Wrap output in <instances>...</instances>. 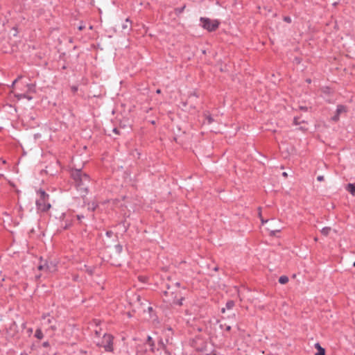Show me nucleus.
<instances>
[{
  "label": "nucleus",
  "mask_w": 355,
  "mask_h": 355,
  "mask_svg": "<svg viewBox=\"0 0 355 355\" xmlns=\"http://www.w3.org/2000/svg\"><path fill=\"white\" fill-rule=\"evenodd\" d=\"M77 218L78 220H80L82 218H84L83 215H77Z\"/></svg>",
  "instance_id": "obj_33"
},
{
  "label": "nucleus",
  "mask_w": 355,
  "mask_h": 355,
  "mask_svg": "<svg viewBox=\"0 0 355 355\" xmlns=\"http://www.w3.org/2000/svg\"><path fill=\"white\" fill-rule=\"evenodd\" d=\"M324 176H323V175H319V176H318V178H317V180H318V181H320V182L323 181V180H324Z\"/></svg>",
  "instance_id": "obj_27"
},
{
  "label": "nucleus",
  "mask_w": 355,
  "mask_h": 355,
  "mask_svg": "<svg viewBox=\"0 0 355 355\" xmlns=\"http://www.w3.org/2000/svg\"><path fill=\"white\" fill-rule=\"evenodd\" d=\"M280 232V230H271L270 235L274 236V235H275V233H276V232Z\"/></svg>",
  "instance_id": "obj_26"
},
{
  "label": "nucleus",
  "mask_w": 355,
  "mask_h": 355,
  "mask_svg": "<svg viewBox=\"0 0 355 355\" xmlns=\"http://www.w3.org/2000/svg\"><path fill=\"white\" fill-rule=\"evenodd\" d=\"M94 323H95V324L97 326L98 324V322L99 321H98L97 320H94Z\"/></svg>",
  "instance_id": "obj_39"
},
{
  "label": "nucleus",
  "mask_w": 355,
  "mask_h": 355,
  "mask_svg": "<svg viewBox=\"0 0 355 355\" xmlns=\"http://www.w3.org/2000/svg\"><path fill=\"white\" fill-rule=\"evenodd\" d=\"M85 28V26L80 25L78 26V30L82 31Z\"/></svg>",
  "instance_id": "obj_35"
},
{
  "label": "nucleus",
  "mask_w": 355,
  "mask_h": 355,
  "mask_svg": "<svg viewBox=\"0 0 355 355\" xmlns=\"http://www.w3.org/2000/svg\"><path fill=\"white\" fill-rule=\"evenodd\" d=\"M339 119V114L336 113V114L332 117V120L334 121H337Z\"/></svg>",
  "instance_id": "obj_24"
},
{
  "label": "nucleus",
  "mask_w": 355,
  "mask_h": 355,
  "mask_svg": "<svg viewBox=\"0 0 355 355\" xmlns=\"http://www.w3.org/2000/svg\"><path fill=\"white\" fill-rule=\"evenodd\" d=\"M114 337L111 334H105L101 343H97L99 347H103L106 352H112Z\"/></svg>",
  "instance_id": "obj_4"
},
{
  "label": "nucleus",
  "mask_w": 355,
  "mask_h": 355,
  "mask_svg": "<svg viewBox=\"0 0 355 355\" xmlns=\"http://www.w3.org/2000/svg\"><path fill=\"white\" fill-rule=\"evenodd\" d=\"M306 82H307V83H311V80H310V79H307V80H306Z\"/></svg>",
  "instance_id": "obj_45"
},
{
  "label": "nucleus",
  "mask_w": 355,
  "mask_h": 355,
  "mask_svg": "<svg viewBox=\"0 0 355 355\" xmlns=\"http://www.w3.org/2000/svg\"><path fill=\"white\" fill-rule=\"evenodd\" d=\"M20 77H18L17 79H15L13 82H12V87H13L14 85H15V83L17 82L18 79Z\"/></svg>",
  "instance_id": "obj_36"
},
{
  "label": "nucleus",
  "mask_w": 355,
  "mask_h": 355,
  "mask_svg": "<svg viewBox=\"0 0 355 355\" xmlns=\"http://www.w3.org/2000/svg\"><path fill=\"white\" fill-rule=\"evenodd\" d=\"M330 231H331V227H325L322 229L321 233L324 236H327L329 234Z\"/></svg>",
  "instance_id": "obj_17"
},
{
  "label": "nucleus",
  "mask_w": 355,
  "mask_h": 355,
  "mask_svg": "<svg viewBox=\"0 0 355 355\" xmlns=\"http://www.w3.org/2000/svg\"><path fill=\"white\" fill-rule=\"evenodd\" d=\"M261 223L263 224L265 223H268V220H264L263 218H261Z\"/></svg>",
  "instance_id": "obj_38"
},
{
  "label": "nucleus",
  "mask_w": 355,
  "mask_h": 355,
  "mask_svg": "<svg viewBox=\"0 0 355 355\" xmlns=\"http://www.w3.org/2000/svg\"><path fill=\"white\" fill-rule=\"evenodd\" d=\"M346 189L352 196H355V184H354L349 183V184H347Z\"/></svg>",
  "instance_id": "obj_10"
},
{
  "label": "nucleus",
  "mask_w": 355,
  "mask_h": 355,
  "mask_svg": "<svg viewBox=\"0 0 355 355\" xmlns=\"http://www.w3.org/2000/svg\"><path fill=\"white\" fill-rule=\"evenodd\" d=\"M92 209L94 211L96 209V207H92Z\"/></svg>",
  "instance_id": "obj_46"
},
{
  "label": "nucleus",
  "mask_w": 355,
  "mask_h": 355,
  "mask_svg": "<svg viewBox=\"0 0 355 355\" xmlns=\"http://www.w3.org/2000/svg\"><path fill=\"white\" fill-rule=\"evenodd\" d=\"M113 234V232L112 231H107L106 232V235L108 236V237H111Z\"/></svg>",
  "instance_id": "obj_28"
},
{
  "label": "nucleus",
  "mask_w": 355,
  "mask_h": 355,
  "mask_svg": "<svg viewBox=\"0 0 355 355\" xmlns=\"http://www.w3.org/2000/svg\"><path fill=\"white\" fill-rule=\"evenodd\" d=\"M193 97L198 98V95H197V94H196V92H193V93H191V94L189 95V100H191V98H192Z\"/></svg>",
  "instance_id": "obj_21"
},
{
  "label": "nucleus",
  "mask_w": 355,
  "mask_h": 355,
  "mask_svg": "<svg viewBox=\"0 0 355 355\" xmlns=\"http://www.w3.org/2000/svg\"><path fill=\"white\" fill-rule=\"evenodd\" d=\"M282 175H283L284 177H287V176H288V174H287V173H286V172H284V173H282Z\"/></svg>",
  "instance_id": "obj_40"
},
{
  "label": "nucleus",
  "mask_w": 355,
  "mask_h": 355,
  "mask_svg": "<svg viewBox=\"0 0 355 355\" xmlns=\"http://www.w3.org/2000/svg\"><path fill=\"white\" fill-rule=\"evenodd\" d=\"M293 123L295 125H298L301 123V121H300V119L298 117H295L293 119Z\"/></svg>",
  "instance_id": "obj_22"
},
{
  "label": "nucleus",
  "mask_w": 355,
  "mask_h": 355,
  "mask_svg": "<svg viewBox=\"0 0 355 355\" xmlns=\"http://www.w3.org/2000/svg\"><path fill=\"white\" fill-rule=\"evenodd\" d=\"M156 93H157V94H161V89H157L156 90Z\"/></svg>",
  "instance_id": "obj_41"
},
{
  "label": "nucleus",
  "mask_w": 355,
  "mask_h": 355,
  "mask_svg": "<svg viewBox=\"0 0 355 355\" xmlns=\"http://www.w3.org/2000/svg\"><path fill=\"white\" fill-rule=\"evenodd\" d=\"M35 336L38 339H42L43 338V333L41 329H38L36 330Z\"/></svg>",
  "instance_id": "obj_18"
},
{
  "label": "nucleus",
  "mask_w": 355,
  "mask_h": 355,
  "mask_svg": "<svg viewBox=\"0 0 355 355\" xmlns=\"http://www.w3.org/2000/svg\"><path fill=\"white\" fill-rule=\"evenodd\" d=\"M288 277L286 275H282L279 278V282L281 284H285L288 283Z\"/></svg>",
  "instance_id": "obj_15"
},
{
  "label": "nucleus",
  "mask_w": 355,
  "mask_h": 355,
  "mask_svg": "<svg viewBox=\"0 0 355 355\" xmlns=\"http://www.w3.org/2000/svg\"><path fill=\"white\" fill-rule=\"evenodd\" d=\"M49 315H44L43 319L45 320V323L49 325V328L52 331H55L57 329L56 321L53 317L49 318Z\"/></svg>",
  "instance_id": "obj_7"
},
{
  "label": "nucleus",
  "mask_w": 355,
  "mask_h": 355,
  "mask_svg": "<svg viewBox=\"0 0 355 355\" xmlns=\"http://www.w3.org/2000/svg\"><path fill=\"white\" fill-rule=\"evenodd\" d=\"M146 343L149 345L150 351L155 352V344L151 336H148Z\"/></svg>",
  "instance_id": "obj_8"
},
{
  "label": "nucleus",
  "mask_w": 355,
  "mask_h": 355,
  "mask_svg": "<svg viewBox=\"0 0 355 355\" xmlns=\"http://www.w3.org/2000/svg\"><path fill=\"white\" fill-rule=\"evenodd\" d=\"M159 344L162 345V346H164L162 340H159Z\"/></svg>",
  "instance_id": "obj_42"
},
{
  "label": "nucleus",
  "mask_w": 355,
  "mask_h": 355,
  "mask_svg": "<svg viewBox=\"0 0 355 355\" xmlns=\"http://www.w3.org/2000/svg\"><path fill=\"white\" fill-rule=\"evenodd\" d=\"M225 308H223V309H222V310H221V311H222V312H225Z\"/></svg>",
  "instance_id": "obj_47"
},
{
  "label": "nucleus",
  "mask_w": 355,
  "mask_h": 355,
  "mask_svg": "<svg viewBox=\"0 0 355 355\" xmlns=\"http://www.w3.org/2000/svg\"><path fill=\"white\" fill-rule=\"evenodd\" d=\"M300 109L301 110H304V111H306L307 110V107H303V106H300Z\"/></svg>",
  "instance_id": "obj_34"
},
{
  "label": "nucleus",
  "mask_w": 355,
  "mask_h": 355,
  "mask_svg": "<svg viewBox=\"0 0 355 355\" xmlns=\"http://www.w3.org/2000/svg\"><path fill=\"white\" fill-rule=\"evenodd\" d=\"M231 330V326L225 325V331H230Z\"/></svg>",
  "instance_id": "obj_31"
},
{
  "label": "nucleus",
  "mask_w": 355,
  "mask_h": 355,
  "mask_svg": "<svg viewBox=\"0 0 355 355\" xmlns=\"http://www.w3.org/2000/svg\"><path fill=\"white\" fill-rule=\"evenodd\" d=\"M235 305V303L233 300H229L225 304V309L230 310L232 309Z\"/></svg>",
  "instance_id": "obj_16"
},
{
  "label": "nucleus",
  "mask_w": 355,
  "mask_h": 355,
  "mask_svg": "<svg viewBox=\"0 0 355 355\" xmlns=\"http://www.w3.org/2000/svg\"><path fill=\"white\" fill-rule=\"evenodd\" d=\"M38 270H45L49 272H54L57 270V263L53 261H44L42 263L41 261L40 264L38 266Z\"/></svg>",
  "instance_id": "obj_6"
},
{
  "label": "nucleus",
  "mask_w": 355,
  "mask_h": 355,
  "mask_svg": "<svg viewBox=\"0 0 355 355\" xmlns=\"http://www.w3.org/2000/svg\"><path fill=\"white\" fill-rule=\"evenodd\" d=\"M26 98L31 99V97H28V96H26Z\"/></svg>",
  "instance_id": "obj_48"
},
{
  "label": "nucleus",
  "mask_w": 355,
  "mask_h": 355,
  "mask_svg": "<svg viewBox=\"0 0 355 355\" xmlns=\"http://www.w3.org/2000/svg\"><path fill=\"white\" fill-rule=\"evenodd\" d=\"M95 334L96 336L99 337L101 336L100 330H95Z\"/></svg>",
  "instance_id": "obj_30"
},
{
  "label": "nucleus",
  "mask_w": 355,
  "mask_h": 355,
  "mask_svg": "<svg viewBox=\"0 0 355 355\" xmlns=\"http://www.w3.org/2000/svg\"><path fill=\"white\" fill-rule=\"evenodd\" d=\"M132 27V22L130 21L128 18L125 19V21L122 25V29L123 30H130Z\"/></svg>",
  "instance_id": "obj_11"
},
{
  "label": "nucleus",
  "mask_w": 355,
  "mask_h": 355,
  "mask_svg": "<svg viewBox=\"0 0 355 355\" xmlns=\"http://www.w3.org/2000/svg\"><path fill=\"white\" fill-rule=\"evenodd\" d=\"M314 346L318 349V352L315 355H325V349L321 347L319 343H315Z\"/></svg>",
  "instance_id": "obj_9"
},
{
  "label": "nucleus",
  "mask_w": 355,
  "mask_h": 355,
  "mask_svg": "<svg viewBox=\"0 0 355 355\" xmlns=\"http://www.w3.org/2000/svg\"><path fill=\"white\" fill-rule=\"evenodd\" d=\"M346 111H347V109H346V107L345 105H338L337 106L336 113L340 115L341 113L345 112Z\"/></svg>",
  "instance_id": "obj_12"
},
{
  "label": "nucleus",
  "mask_w": 355,
  "mask_h": 355,
  "mask_svg": "<svg viewBox=\"0 0 355 355\" xmlns=\"http://www.w3.org/2000/svg\"><path fill=\"white\" fill-rule=\"evenodd\" d=\"M139 279L142 282H144L145 280H146V277H139Z\"/></svg>",
  "instance_id": "obj_32"
},
{
  "label": "nucleus",
  "mask_w": 355,
  "mask_h": 355,
  "mask_svg": "<svg viewBox=\"0 0 355 355\" xmlns=\"http://www.w3.org/2000/svg\"><path fill=\"white\" fill-rule=\"evenodd\" d=\"M353 266H355V261L354 262Z\"/></svg>",
  "instance_id": "obj_51"
},
{
  "label": "nucleus",
  "mask_w": 355,
  "mask_h": 355,
  "mask_svg": "<svg viewBox=\"0 0 355 355\" xmlns=\"http://www.w3.org/2000/svg\"><path fill=\"white\" fill-rule=\"evenodd\" d=\"M185 312H186V314H187V315H191V313L189 312V311H188V310H186V311H185Z\"/></svg>",
  "instance_id": "obj_43"
},
{
  "label": "nucleus",
  "mask_w": 355,
  "mask_h": 355,
  "mask_svg": "<svg viewBox=\"0 0 355 355\" xmlns=\"http://www.w3.org/2000/svg\"><path fill=\"white\" fill-rule=\"evenodd\" d=\"M113 132H115L116 134H119V130L117 128H114L113 129Z\"/></svg>",
  "instance_id": "obj_37"
},
{
  "label": "nucleus",
  "mask_w": 355,
  "mask_h": 355,
  "mask_svg": "<svg viewBox=\"0 0 355 355\" xmlns=\"http://www.w3.org/2000/svg\"><path fill=\"white\" fill-rule=\"evenodd\" d=\"M115 250H116L117 253L120 254L122 252L123 247L120 244L116 245H115Z\"/></svg>",
  "instance_id": "obj_19"
},
{
  "label": "nucleus",
  "mask_w": 355,
  "mask_h": 355,
  "mask_svg": "<svg viewBox=\"0 0 355 355\" xmlns=\"http://www.w3.org/2000/svg\"><path fill=\"white\" fill-rule=\"evenodd\" d=\"M200 21L202 22V27L209 31H214L219 26L218 21L211 20L209 18L201 17Z\"/></svg>",
  "instance_id": "obj_5"
},
{
  "label": "nucleus",
  "mask_w": 355,
  "mask_h": 355,
  "mask_svg": "<svg viewBox=\"0 0 355 355\" xmlns=\"http://www.w3.org/2000/svg\"><path fill=\"white\" fill-rule=\"evenodd\" d=\"M71 226V220H65L64 221V223H62L61 224V227L63 228L64 230H67L69 229L70 227Z\"/></svg>",
  "instance_id": "obj_14"
},
{
  "label": "nucleus",
  "mask_w": 355,
  "mask_h": 355,
  "mask_svg": "<svg viewBox=\"0 0 355 355\" xmlns=\"http://www.w3.org/2000/svg\"><path fill=\"white\" fill-rule=\"evenodd\" d=\"M180 282L173 283L170 285L166 284L167 290L164 291L163 293L166 297L171 296V299L166 300L168 302L181 306L184 297L180 293Z\"/></svg>",
  "instance_id": "obj_2"
},
{
  "label": "nucleus",
  "mask_w": 355,
  "mask_h": 355,
  "mask_svg": "<svg viewBox=\"0 0 355 355\" xmlns=\"http://www.w3.org/2000/svg\"><path fill=\"white\" fill-rule=\"evenodd\" d=\"M214 355H216V354H214Z\"/></svg>",
  "instance_id": "obj_52"
},
{
  "label": "nucleus",
  "mask_w": 355,
  "mask_h": 355,
  "mask_svg": "<svg viewBox=\"0 0 355 355\" xmlns=\"http://www.w3.org/2000/svg\"><path fill=\"white\" fill-rule=\"evenodd\" d=\"M204 116L205 119L207 121L208 124H211L214 120L212 116L209 114V112H205L204 113Z\"/></svg>",
  "instance_id": "obj_13"
},
{
  "label": "nucleus",
  "mask_w": 355,
  "mask_h": 355,
  "mask_svg": "<svg viewBox=\"0 0 355 355\" xmlns=\"http://www.w3.org/2000/svg\"><path fill=\"white\" fill-rule=\"evenodd\" d=\"M71 170V176L74 181L75 186L80 195L84 197L88 193V185L90 182L89 175L82 171L81 168H76Z\"/></svg>",
  "instance_id": "obj_1"
},
{
  "label": "nucleus",
  "mask_w": 355,
  "mask_h": 355,
  "mask_svg": "<svg viewBox=\"0 0 355 355\" xmlns=\"http://www.w3.org/2000/svg\"><path fill=\"white\" fill-rule=\"evenodd\" d=\"M42 346H43L44 347H49V342H47V341H46V342H44V343H42Z\"/></svg>",
  "instance_id": "obj_29"
},
{
  "label": "nucleus",
  "mask_w": 355,
  "mask_h": 355,
  "mask_svg": "<svg viewBox=\"0 0 355 355\" xmlns=\"http://www.w3.org/2000/svg\"><path fill=\"white\" fill-rule=\"evenodd\" d=\"M16 96L19 98V99H21L22 98H26V94H17L16 95Z\"/></svg>",
  "instance_id": "obj_25"
},
{
  "label": "nucleus",
  "mask_w": 355,
  "mask_h": 355,
  "mask_svg": "<svg viewBox=\"0 0 355 355\" xmlns=\"http://www.w3.org/2000/svg\"><path fill=\"white\" fill-rule=\"evenodd\" d=\"M137 300H140V297L139 296H137Z\"/></svg>",
  "instance_id": "obj_49"
},
{
  "label": "nucleus",
  "mask_w": 355,
  "mask_h": 355,
  "mask_svg": "<svg viewBox=\"0 0 355 355\" xmlns=\"http://www.w3.org/2000/svg\"><path fill=\"white\" fill-rule=\"evenodd\" d=\"M37 193L39 195V198L36 200L37 209L42 212L47 211L51 207L49 202V195L42 189L38 190Z\"/></svg>",
  "instance_id": "obj_3"
},
{
  "label": "nucleus",
  "mask_w": 355,
  "mask_h": 355,
  "mask_svg": "<svg viewBox=\"0 0 355 355\" xmlns=\"http://www.w3.org/2000/svg\"><path fill=\"white\" fill-rule=\"evenodd\" d=\"M184 8H185V6H182L181 8H175V13L178 14V15L182 13L184 11Z\"/></svg>",
  "instance_id": "obj_20"
},
{
  "label": "nucleus",
  "mask_w": 355,
  "mask_h": 355,
  "mask_svg": "<svg viewBox=\"0 0 355 355\" xmlns=\"http://www.w3.org/2000/svg\"><path fill=\"white\" fill-rule=\"evenodd\" d=\"M284 21H285L286 22H288V23H291V19L290 17L288 16H286L284 17Z\"/></svg>",
  "instance_id": "obj_23"
},
{
  "label": "nucleus",
  "mask_w": 355,
  "mask_h": 355,
  "mask_svg": "<svg viewBox=\"0 0 355 355\" xmlns=\"http://www.w3.org/2000/svg\"><path fill=\"white\" fill-rule=\"evenodd\" d=\"M148 309L150 311H152V309H152V307H151V306H148Z\"/></svg>",
  "instance_id": "obj_44"
},
{
  "label": "nucleus",
  "mask_w": 355,
  "mask_h": 355,
  "mask_svg": "<svg viewBox=\"0 0 355 355\" xmlns=\"http://www.w3.org/2000/svg\"><path fill=\"white\" fill-rule=\"evenodd\" d=\"M315 241H318V239L317 238H315L314 239Z\"/></svg>",
  "instance_id": "obj_50"
}]
</instances>
